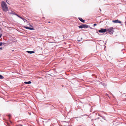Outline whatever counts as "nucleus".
Here are the masks:
<instances>
[{"instance_id":"nucleus-1","label":"nucleus","mask_w":126,"mask_h":126,"mask_svg":"<svg viewBox=\"0 0 126 126\" xmlns=\"http://www.w3.org/2000/svg\"><path fill=\"white\" fill-rule=\"evenodd\" d=\"M1 6L3 11H7L8 10V8L5 2L3 1L1 3Z\"/></svg>"},{"instance_id":"nucleus-2","label":"nucleus","mask_w":126,"mask_h":126,"mask_svg":"<svg viewBox=\"0 0 126 126\" xmlns=\"http://www.w3.org/2000/svg\"><path fill=\"white\" fill-rule=\"evenodd\" d=\"M113 28L112 27H110V28L107 29L106 32L107 33H109L110 34L112 33L113 32H114Z\"/></svg>"},{"instance_id":"nucleus-3","label":"nucleus","mask_w":126,"mask_h":126,"mask_svg":"<svg viewBox=\"0 0 126 126\" xmlns=\"http://www.w3.org/2000/svg\"><path fill=\"white\" fill-rule=\"evenodd\" d=\"M88 25H86L84 24H82L81 25L79 26V28H88Z\"/></svg>"},{"instance_id":"nucleus-4","label":"nucleus","mask_w":126,"mask_h":126,"mask_svg":"<svg viewBox=\"0 0 126 126\" xmlns=\"http://www.w3.org/2000/svg\"><path fill=\"white\" fill-rule=\"evenodd\" d=\"M107 29H101L98 31V32H106Z\"/></svg>"},{"instance_id":"nucleus-5","label":"nucleus","mask_w":126,"mask_h":126,"mask_svg":"<svg viewBox=\"0 0 126 126\" xmlns=\"http://www.w3.org/2000/svg\"><path fill=\"white\" fill-rule=\"evenodd\" d=\"M112 22L115 23H121V22L120 21H119L118 19L116 20H113Z\"/></svg>"},{"instance_id":"nucleus-6","label":"nucleus","mask_w":126,"mask_h":126,"mask_svg":"<svg viewBox=\"0 0 126 126\" xmlns=\"http://www.w3.org/2000/svg\"><path fill=\"white\" fill-rule=\"evenodd\" d=\"M24 28H25L30 30H33L34 29L33 28H30L28 27H26V26H24Z\"/></svg>"},{"instance_id":"nucleus-7","label":"nucleus","mask_w":126,"mask_h":126,"mask_svg":"<svg viewBox=\"0 0 126 126\" xmlns=\"http://www.w3.org/2000/svg\"><path fill=\"white\" fill-rule=\"evenodd\" d=\"M79 19L82 22L84 23L85 22V20L82 19V18L81 17H79Z\"/></svg>"},{"instance_id":"nucleus-8","label":"nucleus","mask_w":126,"mask_h":126,"mask_svg":"<svg viewBox=\"0 0 126 126\" xmlns=\"http://www.w3.org/2000/svg\"><path fill=\"white\" fill-rule=\"evenodd\" d=\"M27 52L28 53H30V54L34 53V51H27Z\"/></svg>"},{"instance_id":"nucleus-9","label":"nucleus","mask_w":126,"mask_h":126,"mask_svg":"<svg viewBox=\"0 0 126 126\" xmlns=\"http://www.w3.org/2000/svg\"><path fill=\"white\" fill-rule=\"evenodd\" d=\"M32 83L31 82V81H29L28 82H24V83L26 84H31Z\"/></svg>"},{"instance_id":"nucleus-10","label":"nucleus","mask_w":126,"mask_h":126,"mask_svg":"<svg viewBox=\"0 0 126 126\" xmlns=\"http://www.w3.org/2000/svg\"><path fill=\"white\" fill-rule=\"evenodd\" d=\"M21 19L23 20L25 22H27V21L26 19H25L22 17Z\"/></svg>"},{"instance_id":"nucleus-11","label":"nucleus","mask_w":126,"mask_h":126,"mask_svg":"<svg viewBox=\"0 0 126 126\" xmlns=\"http://www.w3.org/2000/svg\"><path fill=\"white\" fill-rule=\"evenodd\" d=\"M15 15H16V16H18V17H19V18H20L21 19H22V17L20 16H19L18 14H15Z\"/></svg>"},{"instance_id":"nucleus-12","label":"nucleus","mask_w":126,"mask_h":126,"mask_svg":"<svg viewBox=\"0 0 126 126\" xmlns=\"http://www.w3.org/2000/svg\"><path fill=\"white\" fill-rule=\"evenodd\" d=\"M4 78V77L1 75H0V79H2Z\"/></svg>"},{"instance_id":"nucleus-13","label":"nucleus","mask_w":126,"mask_h":126,"mask_svg":"<svg viewBox=\"0 0 126 126\" xmlns=\"http://www.w3.org/2000/svg\"><path fill=\"white\" fill-rule=\"evenodd\" d=\"M2 42H0V46L2 45Z\"/></svg>"},{"instance_id":"nucleus-14","label":"nucleus","mask_w":126,"mask_h":126,"mask_svg":"<svg viewBox=\"0 0 126 126\" xmlns=\"http://www.w3.org/2000/svg\"><path fill=\"white\" fill-rule=\"evenodd\" d=\"M2 49V48L1 47H0V50H1Z\"/></svg>"},{"instance_id":"nucleus-15","label":"nucleus","mask_w":126,"mask_h":126,"mask_svg":"<svg viewBox=\"0 0 126 126\" xmlns=\"http://www.w3.org/2000/svg\"><path fill=\"white\" fill-rule=\"evenodd\" d=\"M10 14H12L14 15H15V14H16L14 13H11Z\"/></svg>"},{"instance_id":"nucleus-16","label":"nucleus","mask_w":126,"mask_h":126,"mask_svg":"<svg viewBox=\"0 0 126 126\" xmlns=\"http://www.w3.org/2000/svg\"><path fill=\"white\" fill-rule=\"evenodd\" d=\"M97 25V24H94V26H96Z\"/></svg>"},{"instance_id":"nucleus-17","label":"nucleus","mask_w":126,"mask_h":126,"mask_svg":"<svg viewBox=\"0 0 126 126\" xmlns=\"http://www.w3.org/2000/svg\"><path fill=\"white\" fill-rule=\"evenodd\" d=\"M2 35V34H0V38L1 37V36Z\"/></svg>"},{"instance_id":"nucleus-18","label":"nucleus","mask_w":126,"mask_h":126,"mask_svg":"<svg viewBox=\"0 0 126 126\" xmlns=\"http://www.w3.org/2000/svg\"><path fill=\"white\" fill-rule=\"evenodd\" d=\"M30 26H31V27H33L32 26H31V25H30Z\"/></svg>"},{"instance_id":"nucleus-19","label":"nucleus","mask_w":126,"mask_h":126,"mask_svg":"<svg viewBox=\"0 0 126 126\" xmlns=\"http://www.w3.org/2000/svg\"><path fill=\"white\" fill-rule=\"evenodd\" d=\"M48 22V23H50V22H49H49Z\"/></svg>"},{"instance_id":"nucleus-20","label":"nucleus","mask_w":126,"mask_h":126,"mask_svg":"<svg viewBox=\"0 0 126 126\" xmlns=\"http://www.w3.org/2000/svg\"><path fill=\"white\" fill-rule=\"evenodd\" d=\"M10 116V115H9V116Z\"/></svg>"},{"instance_id":"nucleus-21","label":"nucleus","mask_w":126,"mask_h":126,"mask_svg":"<svg viewBox=\"0 0 126 126\" xmlns=\"http://www.w3.org/2000/svg\"><path fill=\"white\" fill-rule=\"evenodd\" d=\"M5 44V43H3V45H4V44Z\"/></svg>"}]
</instances>
